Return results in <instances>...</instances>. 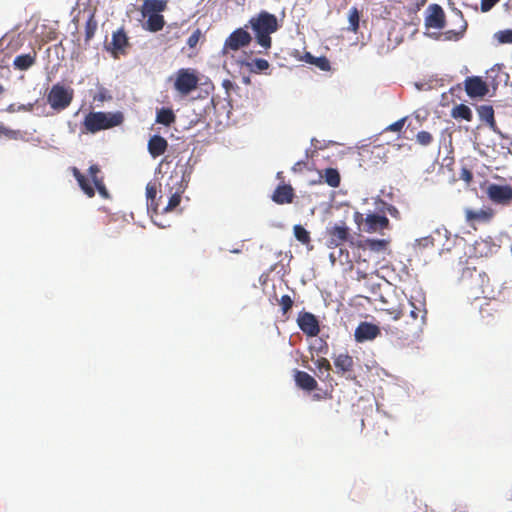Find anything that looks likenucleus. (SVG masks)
Segmentation results:
<instances>
[{
	"label": "nucleus",
	"instance_id": "nucleus-1",
	"mask_svg": "<svg viewBox=\"0 0 512 512\" xmlns=\"http://www.w3.org/2000/svg\"><path fill=\"white\" fill-rule=\"evenodd\" d=\"M460 283L474 299L494 297L495 286L488 275L476 267H465L460 276Z\"/></svg>",
	"mask_w": 512,
	"mask_h": 512
},
{
	"label": "nucleus",
	"instance_id": "nucleus-2",
	"mask_svg": "<svg viewBox=\"0 0 512 512\" xmlns=\"http://www.w3.org/2000/svg\"><path fill=\"white\" fill-rule=\"evenodd\" d=\"M405 303L410 307V321L405 322L403 329L397 328L396 335L398 339L413 341L419 337L427 321L426 301L423 297L416 301L409 299Z\"/></svg>",
	"mask_w": 512,
	"mask_h": 512
},
{
	"label": "nucleus",
	"instance_id": "nucleus-3",
	"mask_svg": "<svg viewBox=\"0 0 512 512\" xmlns=\"http://www.w3.org/2000/svg\"><path fill=\"white\" fill-rule=\"evenodd\" d=\"M255 34L256 42L267 52L272 46L271 34L279 28L277 17L267 11H261L248 21Z\"/></svg>",
	"mask_w": 512,
	"mask_h": 512
},
{
	"label": "nucleus",
	"instance_id": "nucleus-4",
	"mask_svg": "<svg viewBox=\"0 0 512 512\" xmlns=\"http://www.w3.org/2000/svg\"><path fill=\"white\" fill-rule=\"evenodd\" d=\"M123 121L124 115L120 111L89 112L82 122V131L84 133L95 134L101 130H107L119 126Z\"/></svg>",
	"mask_w": 512,
	"mask_h": 512
},
{
	"label": "nucleus",
	"instance_id": "nucleus-5",
	"mask_svg": "<svg viewBox=\"0 0 512 512\" xmlns=\"http://www.w3.org/2000/svg\"><path fill=\"white\" fill-rule=\"evenodd\" d=\"M167 8L165 0H145L141 7V14L147 18L142 27L149 32H158L165 25L164 16L161 14Z\"/></svg>",
	"mask_w": 512,
	"mask_h": 512
},
{
	"label": "nucleus",
	"instance_id": "nucleus-6",
	"mask_svg": "<svg viewBox=\"0 0 512 512\" xmlns=\"http://www.w3.org/2000/svg\"><path fill=\"white\" fill-rule=\"evenodd\" d=\"M74 99V90L60 83L54 84L46 95V100L51 109L60 113L66 110Z\"/></svg>",
	"mask_w": 512,
	"mask_h": 512
},
{
	"label": "nucleus",
	"instance_id": "nucleus-7",
	"mask_svg": "<svg viewBox=\"0 0 512 512\" xmlns=\"http://www.w3.org/2000/svg\"><path fill=\"white\" fill-rule=\"evenodd\" d=\"M354 221L361 230L367 233L381 232L390 226V221L385 215L375 213L364 216L356 211L354 213Z\"/></svg>",
	"mask_w": 512,
	"mask_h": 512
},
{
	"label": "nucleus",
	"instance_id": "nucleus-8",
	"mask_svg": "<svg viewBox=\"0 0 512 512\" xmlns=\"http://www.w3.org/2000/svg\"><path fill=\"white\" fill-rule=\"evenodd\" d=\"M247 28V24L244 28H237L226 38L222 48L223 55L228 54L230 51H238L251 43L252 36L247 31Z\"/></svg>",
	"mask_w": 512,
	"mask_h": 512
},
{
	"label": "nucleus",
	"instance_id": "nucleus-9",
	"mask_svg": "<svg viewBox=\"0 0 512 512\" xmlns=\"http://www.w3.org/2000/svg\"><path fill=\"white\" fill-rule=\"evenodd\" d=\"M379 302V310L386 313L391 319L397 321L404 316L406 303L404 300H400L396 295H388L387 297L381 295Z\"/></svg>",
	"mask_w": 512,
	"mask_h": 512
},
{
	"label": "nucleus",
	"instance_id": "nucleus-10",
	"mask_svg": "<svg viewBox=\"0 0 512 512\" xmlns=\"http://www.w3.org/2000/svg\"><path fill=\"white\" fill-rule=\"evenodd\" d=\"M373 260L371 253L366 247H361V241L357 244V269L356 279L362 281L368 278L369 275L377 272V264L370 267V261Z\"/></svg>",
	"mask_w": 512,
	"mask_h": 512
},
{
	"label": "nucleus",
	"instance_id": "nucleus-11",
	"mask_svg": "<svg viewBox=\"0 0 512 512\" xmlns=\"http://www.w3.org/2000/svg\"><path fill=\"white\" fill-rule=\"evenodd\" d=\"M198 77L190 69H179L174 82L175 89L182 95H188L198 86Z\"/></svg>",
	"mask_w": 512,
	"mask_h": 512
},
{
	"label": "nucleus",
	"instance_id": "nucleus-12",
	"mask_svg": "<svg viewBox=\"0 0 512 512\" xmlns=\"http://www.w3.org/2000/svg\"><path fill=\"white\" fill-rule=\"evenodd\" d=\"M480 306V318L484 325L493 326L501 315L502 303L493 297Z\"/></svg>",
	"mask_w": 512,
	"mask_h": 512
},
{
	"label": "nucleus",
	"instance_id": "nucleus-13",
	"mask_svg": "<svg viewBox=\"0 0 512 512\" xmlns=\"http://www.w3.org/2000/svg\"><path fill=\"white\" fill-rule=\"evenodd\" d=\"M488 199L498 205H508L512 200V186L491 183L486 188Z\"/></svg>",
	"mask_w": 512,
	"mask_h": 512
},
{
	"label": "nucleus",
	"instance_id": "nucleus-14",
	"mask_svg": "<svg viewBox=\"0 0 512 512\" xmlns=\"http://www.w3.org/2000/svg\"><path fill=\"white\" fill-rule=\"evenodd\" d=\"M389 245L390 241L388 239H366L361 241V247H366L369 250L376 264L379 263L380 259L384 260L385 256L391 253Z\"/></svg>",
	"mask_w": 512,
	"mask_h": 512
},
{
	"label": "nucleus",
	"instance_id": "nucleus-15",
	"mask_svg": "<svg viewBox=\"0 0 512 512\" xmlns=\"http://www.w3.org/2000/svg\"><path fill=\"white\" fill-rule=\"evenodd\" d=\"M300 330L309 337H315L320 332V325L317 317L310 312H300L297 318Z\"/></svg>",
	"mask_w": 512,
	"mask_h": 512
},
{
	"label": "nucleus",
	"instance_id": "nucleus-16",
	"mask_svg": "<svg viewBox=\"0 0 512 512\" xmlns=\"http://www.w3.org/2000/svg\"><path fill=\"white\" fill-rule=\"evenodd\" d=\"M452 22L454 24V28L445 31L443 35L445 40L458 41L463 37L467 30V22L460 10L456 9L453 12Z\"/></svg>",
	"mask_w": 512,
	"mask_h": 512
},
{
	"label": "nucleus",
	"instance_id": "nucleus-17",
	"mask_svg": "<svg viewBox=\"0 0 512 512\" xmlns=\"http://www.w3.org/2000/svg\"><path fill=\"white\" fill-rule=\"evenodd\" d=\"M327 235V245L328 247L333 248L338 247L347 241L350 237V231L345 223L336 224L327 229Z\"/></svg>",
	"mask_w": 512,
	"mask_h": 512
},
{
	"label": "nucleus",
	"instance_id": "nucleus-18",
	"mask_svg": "<svg viewBox=\"0 0 512 512\" xmlns=\"http://www.w3.org/2000/svg\"><path fill=\"white\" fill-rule=\"evenodd\" d=\"M465 91L472 98L484 97L488 92V84L479 76L467 77L465 80Z\"/></svg>",
	"mask_w": 512,
	"mask_h": 512
},
{
	"label": "nucleus",
	"instance_id": "nucleus-19",
	"mask_svg": "<svg viewBox=\"0 0 512 512\" xmlns=\"http://www.w3.org/2000/svg\"><path fill=\"white\" fill-rule=\"evenodd\" d=\"M428 15L425 18L427 28L442 29L445 26V13L441 6L432 4L427 9Z\"/></svg>",
	"mask_w": 512,
	"mask_h": 512
},
{
	"label": "nucleus",
	"instance_id": "nucleus-20",
	"mask_svg": "<svg viewBox=\"0 0 512 512\" xmlns=\"http://www.w3.org/2000/svg\"><path fill=\"white\" fill-rule=\"evenodd\" d=\"M380 335L377 325L369 322H361L355 330V339L358 342L373 340Z\"/></svg>",
	"mask_w": 512,
	"mask_h": 512
},
{
	"label": "nucleus",
	"instance_id": "nucleus-21",
	"mask_svg": "<svg viewBox=\"0 0 512 512\" xmlns=\"http://www.w3.org/2000/svg\"><path fill=\"white\" fill-rule=\"evenodd\" d=\"M147 148L149 154L153 158H157L166 152L168 148V142L164 137L160 135H153L148 141Z\"/></svg>",
	"mask_w": 512,
	"mask_h": 512
},
{
	"label": "nucleus",
	"instance_id": "nucleus-22",
	"mask_svg": "<svg viewBox=\"0 0 512 512\" xmlns=\"http://www.w3.org/2000/svg\"><path fill=\"white\" fill-rule=\"evenodd\" d=\"M295 197L294 190L290 185H279L273 195L272 200L280 205L289 204L293 202Z\"/></svg>",
	"mask_w": 512,
	"mask_h": 512
},
{
	"label": "nucleus",
	"instance_id": "nucleus-23",
	"mask_svg": "<svg viewBox=\"0 0 512 512\" xmlns=\"http://www.w3.org/2000/svg\"><path fill=\"white\" fill-rule=\"evenodd\" d=\"M334 366L336 373L345 375L353 371L354 360L348 353H342L334 358Z\"/></svg>",
	"mask_w": 512,
	"mask_h": 512
},
{
	"label": "nucleus",
	"instance_id": "nucleus-24",
	"mask_svg": "<svg viewBox=\"0 0 512 512\" xmlns=\"http://www.w3.org/2000/svg\"><path fill=\"white\" fill-rule=\"evenodd\" d=\"M37 58V53L32 51L27 54H21L15 57L13 61V66L16 70L25 71L32 67Z\"/></svg>",
	"mask_w": 512,
	"mask_h": 512
},
{
	"label": "nucleus",
	"instance_id": "nucleus-25",
	"mask_svg": "<svg viewBox=\"0 0 512 512\" xmlns=\"http://www.w3.org/2000/svg\"><path fill=\"white\" fill-rule=\"evenodd\" d=\"M295 382L297 386L306 391H313L317 388V381L305 371H296Z\"/></svg>",
	"mask_w": 512,
	"mask_h": 512
},
{
	"label": "nucleus",
	"instance_id": "nucleus-26",
	"mask_svg": "<svg viewBox=\"0 0 512 512\" xmlns=\"http://www.w3.org/2000/svg\"><path fill=\"white\" fill-rule=\"evenodd\" d=\"M465 216L468 222H486L493 217V211L490 208L480 210L466 209Z\"/></svg>",
	"mask_w": 512,
	"mask_h": 512
},
{
	"label": "nucleus",
	"instance_id": "nucleus-27",
	"mask_svg": "<svg viewBox=\"0 0 512 512\" xmlns=\"http://www.w3.org/2000/svg\"><path fill=\"white\" fill-rule=\"evenodd\" d=\"M128 45V38L124 30L120 29L112 34V41L110 43L113 54L123 52Z\"/></svg>",
	"mask_w": 512,
	"mask_h": 512
},
{
	"label": "nucleus",
	"instance_id": "nucleus-28",
	"mask_svg": "<svg viewBox=\"0 0 512 512\" xmlns=\"http://www.w3.org/2000/svg\"><path fill=\"white\" fill-rule=\"evenodd\" d=\"M504 74L501 71L499 65H495L493 68L487 71V84L496 89L501 82H506L507 79H503Z\"/></svg>",
	"mask_w": 512,
	"mask_h": 512
},
{
	"label": "nucleus",
	"instance_id": "nucleus-29",
	"mask_svg": "<svg viewBox=\"0 0 512 512\" xmlns=\"http://www.w3.org/2000/svg\"><path fill=\"white\" fill-rule=\"evenodd\" d=\"M72 172L82 191L89 198H92L95 195V189L89 184L87 178L76 167L73 168Z\"/></svg>",
	"mask_w": 512,
	"mask_h": 512
},
{
	"label": "nucleus",
	"instance_id": "nucleus-30",
	"mask_svg": "<svg viewBox=\"0 0 512 512\" xmlns=\"http://www.w3.org/2000/svg\"><path fill=\"white\" fill-rule=\"evenodd\" d=\"M242 65L247 67L251 73H260L270 67L269 62L262 58H256L251 61H243Z\"/></svg>",
	"mask_w": 512,
	"mask_h": 512
},
{
	"label": "nucleus",
	"instance_id": "nucleus-31",
	"mask_svg": "<svg viewBox=\"0 0 512 512\" xmlns=\"http://www.w3.org/2000/svg\"><path fill=\"white\" fill-rule=\"evenodd\" d=\"M321 177L324 178V181L333 188H336L340 185L341 177L337 169L335 168H327L324 170Z\"/></svg>",
	"mask_w": 512,
	"mask_h": 512
},
{
	"label": "nucleus",
	"instance_id": "nucleus-32",
	"mask_svg": "<svg viewBox=\"0 0 512 512\" xmlns=\"http://www.w3.org/2000/svg\"><path fill=\"white\" fill-rule=\"evenodd\" d=\"M146 197H147L148 208L156 211L158 208V199H157V186L155 183L149 182L147 184Z\"/></svg>",
	"mask_w": 512,
	"mask_h": 512
},
{
	"label": "nucleus",
	"instance_id": "nucleus-33",
	"mask_svg": "<svg viewBox=\"0 0 512 512\" xmlns=\"http://www.w3.org/2000/svg\"><path fill=\"white\" fill-rule=\"evenodd\" d=\"M175 114L169 108H161L157 111L156 122L165 126H170L175 122Z\"/></svg>",
	"mask_w": 512,
	"mask_h": 512
},
{
	"label": "nucleus",
	"instance_id": "nucleus-34",
	"mask_svg": "<svg viewBox=\"0 0 512 512\" xmlns=\"http://www.w3.org/2000/svg\"><path fill=\"white\" fill-rule=\"evenodd\" d=\"M451 115H452V117H454L456 119H464L466 121L472 120V111L465 104H459V105L455 106L452 109Z\"/></svg>",
	"mask_w": 512,
	"mask_h": 512
},
{
	"label": "nucleus",
	"instance_id": "nucleus-35",
	"mask_svg": "<svg viewBox=\"0 0 512 512\" xmlns=\"http://www.w3.org/2000/svg\"><path fill=\"white\" fill-rule=\"evenodd\" d=\"M481 120L493 126L495 124L494 110L490 105H482L478 109Z\"/></svg>",
	"mask_w": 512,
	"mask_h": 512
},
{
	"label": "nucleus",
	"instance_id": "nucleus-36",
	"mask_svg": "<svg viewBox=\"0 0 512 512\" xmlns=\"http://www.w3.org/2000/svg\"><path fill=\"white\" fill-rule=\"evenodd\" d=\"M97 21L95 20L94 15H90L85 24V41L89 42L95 35L97 30Z\"/></svg>",
	"mask_w": 512,
	"mask_h": 512
},
{
	"label": "nucleus",
	"instance_id": "nucleus-37",
	"mask_svg": "<svg viewBox=\"0 0 512 512\" xmlns=\"http://www.w3.org/2000/svg\"><path fill=\"white\" fill-rule=\"evenodd\" d=\"M295 238L302 244H309L311 241L310 233L302 226L295 225L293 228Z\"/></svg>",
	"mask_w": 512,
	"mask_h": 512
},
{
	"label": "nucleus",
	"instance_id": "nucleus-38",
	"mask_svg": "<svg viewBox=\"0 0 512 512\" xmlns=\"http://www.w3.org/2000/svg\"><path fill=\"white\" fill-rule=\"evenodd\" d=\"M359 11L356 7H353L349 11V30L352 32H357L359 28Z\"/></svg>",
	"mask_w": 512,
	"mask_h": 512
},
{
	"label": "nucleus",
	"instance_id": "nucleus-39",
	"mask_svg": "<svg viewBox=\"0 0 512 512\" xmlns=\"http://www.w3.org/2000/svg\"><path fill=\"white\" fill-rule=\"evenodd\" d=\"M494 38L499 44H512V29L498 31L494 34Z\"/></svg>",
	"mask_w": 512,
	"mask_h": 512
},
{
	"label": "nucleus",
	"instance_id": "nucleus-40",
	"mask_svg": "<svg viewBox=\"0 0 512 512\" xmlns=\"http://www.w3.org/2000/svg\"><path fill=\"white\" fill-rule=\"evenodd\" d=\"M416 141L418 144H420L422 146H428L432 143L433 136L428 131H420L416 135Z\"/></svg>",
	"mask_w": 512,
	"mask_h": 512
},
{
	"label": "nucleus",
	"instance_id": "nucleus-41",
	"mask_svg": "<svg viewBox=\"0 0 512 512\" xmlns=\"http://www.w3.org/2000/svg\"><path fill=\"white\" fill-rule=\"evenodd\" d=\"M202 37H203V33L199 28L194 30L192 32V34L189 36V38L187 39V45L189 46V48L194 49Z\"/></svg>",
	"mask_w": 512,
	"mask_h": 512
},
{
	"label": "nucleus",
	"instance_id": "nucleus-42",
	"mask_svg": "<svg viewBox=\"0 0 512 512\" xmlns=\"http://www.w3.org/2000/svg\"><path fill=\"white\" fill-rule=\"evenodd\" d=\"M181 202V195L179 192H175L169 198L167 206L164 208L165 212L172 211L175 209Z\"/></svg>",
	"mask_w": 512,
	"mask_h": 512
},
{
	"label": "nucleus",
	"instance_id": "nucleus-43",
	"mask_svg": "<svg viewBox=\"0 0 512 512\" xmlns=\"http://www.w3.org/2000/svg\"><path fill=\"white\" fill-rule=\"evenodd\" d=\"M312 64L322 71H329L331 68L330 61L325 56L315 57Z\"/></svg>",
	"mask_w": 512,
	"mask_h": 512
},
{
	"label": "nucleus",
	"instance_id": "nucleus-44",
	"mask_svg": "<svg viewBox=\"0 0 512 512\" xmlns=\"http://www.w3.org/2000/svg\"><path fill=\"white\" fill-rule=\"evenodd\" d=\"M0 134L5 135L9 139L17 140L21 137V132L19 130H13L5 127L4 125H0Z\"/></svg>",
	"mask_w": 512,
	"mask_h": 512
},
{
	"label": "nucleus",
	"instance_id": "nucleus-45",
	"mask_svg": "<svg viewBox=\"0 0 512 512\" xmlns=\"http://www.w3.org/2000/svg\"><path fill=\"white\" fill-rule=\"evenodd\" d=\"M283 314H286L293 306V300L289 295H283L279 300Z\"/></svg>",
	"mask_w": 512,
	"mask_h": 512
},
{
	"label": "nucleus",
	"instance_id": "nucleus-46",
	"mask_svg": "<svg viewBox=\"0 0 512 512\" xmlns=\"http://www.w3.org/2000/svg\"><path fill=\"white\" fill-rule=\"evenodd\" d=\"M89 176L91 177L93 183H96L97 181H103V177L99 176L100 168L98 165L93 164L89 167L88 170Z\"/></svg>",
	"mask_w": 512,
	"mask_h": 512
},
{
	"label": "nucleus",
	"instance_id": "nucleus-47",
	"mask_svg": "<svg viewBox=\"0 0 512 512\" xmlns=\"http://www.w3.org/2000/svg\"><path fill=\"white\" fill-rule=\"evenodd\" d=\"M406 119H407L406 117L399 119L398 121H396V122L392 123L391 125H389L386 128V130L387 131H391V132H400L403 129L404 125H405Z\"/></svg>",
	"mask_w": 512,
	"mask_h": 512
},
{
	"label": "nucleus",
	"instance_id": "nucleus-48",
	"mask_svg": "<svg viewBox=\"0 0 512 512\" xmlns=\"http://www.w3.org/2000/svg\"><path fill=\"white\" fill-rule=\"evenodd\" d=\"M315 365L316 367L321 371V370H325V371H330L331 370V364L329 362L328 359L322 357V358H319L315 361Z\"/></svg>",
	"mask_w": 512,
	"mask_h": 512
},
{
	"label": "nucleus",
	"instance_id": "nucleus-49",
	"mask_svg": "<svg viewBox=\"0 0 512 512\" xmlns=\"http://www.w3.org/2000/svg\"><path fill=\"white\" fill-rule=\"evenodd\" d=\"M499 1L500 0H481V10H482V12H488Z\"/></svg>",
	"mask_w": 512,
	"mask_h": 512
},
{
	"label": "nucleus",
	"instance_id": "nucleus-50",
	"mask_svg": "<svg viewBox=\"0 0 512 512\" xmlns=\"http://www.w3.org/2000/svg\"><path fill=\"white\" fill-rule=\"evenodd\" d=\"M94 185H95V188L98 190L99 194L103 198H108L109 197L108 191H107L106 186L104 184V180L103 181H97L96 183H94Z\"/></svg>",
	"mask_w": 512,
	"mask_h": 512
},
{
	"label": "nucleus",
	"instance_id": "nucleus-51",
	"mask_svg": "<svg viewBox=\"0 0 512 512\" xmlns=\"http://www.w3.org/2000/svg\"><path fill=\"white\" fill-rule=\"evenodd\" d=\"M460 179L469 184L473 180V174L469 169L462 168L460 172Z\"/></svg>",
	"mask_w": 512,
	"mask_h": 512
},
{
	"label": "nucleus",
	"instance_id": "nucleus-52",
	"mask_svg": "<svg viewBox=\"0 0 512 512\" xmlns=\"http://www.w3.org/2000/svg\"><path fill=\"white\" fill-rule=\"evenodd\" d=\"M303 59L305 60V62H307L309 64H312L314 59H315V57L313 55H311V53L306 52Z\"/></svg>",
	"mask_w": 512,
	"mask_h": 512
},
{
	"label": "nucleus",
	"instance_id": "nucleus-53",
	"mask_svg": "<svg viewBox=\"0 0 512 512\" xmlns=\"http://www.w3.org/2000/svg\"><path fill=\"white\" fill-rule=\"evenodd\" d=\"M388 50H389V47L388 46L384 47V45H383L381 48L378 49V53L384 54V53L388 52Z\"/></svg>",
	"mask_w": 512,
	"mask_h": 512
},
{
	"label": "nucleus",
	"instance_id": "nucleus-54",
	"mask_svg": "<svg viewBox=\"0 0 512 512\" xmlns=\"http://www.w3.org/2000/svg\"><path fill=\"white\" fill-rule=\"evenodd\" d=\"M33 106H34V105H33L32 103H29L28 105H25V106H23L22 108H23L24 110H26V111H32Z\"/></svg>",
	"mask_w": 512,
	"mask_h": 512
},
{
	"label": "nucleus",
	"instance_id": "nucleus-55",
	"mask_svg": "<svg viewBox=\"0 0 512 512\" xmlns=\"http://www.w3.org/2000/svg\"><path fill=\"white\" fill-rule=\"evenodd\" d=\"M452 512H471V511L467 508H456Z\"/></svg>",
	"mask_w": 512,
	"mask_h": 512
},
{
	"label": "nucleus",
	"instance_id": "nucleus-56",
	"mask_svg": "<svg viewBox=\"0 0 512 512\" xmlns=\"http://www.w3.org/2000/svg\"><path fill=\"white\" fill-rule=\"evenodd\" d=\"M4 92V87L0 84V94Z\"/></svg>",
	"mask_w": 512,
	"mask_h": 512
}]
</instances>
